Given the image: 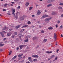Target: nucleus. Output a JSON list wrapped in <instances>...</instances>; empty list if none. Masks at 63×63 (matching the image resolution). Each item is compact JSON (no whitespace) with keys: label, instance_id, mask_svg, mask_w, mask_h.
<instances>
[{"label":"nucleus","instance_id":"obj_1","mask_svg":"<svg viewBox=\"0 0 63 63\" xmlns=\"http://www.w3.org/2000/svg\"><path fill=\"white\" fill-rule=\"evenodd\" d=\"M19 12H17V13L16 14V18H17L18 17V14Z\"/></svg>","mask_w":63,"mask_h":63},{"label":"nucleus","instance_id":"obj_2","mask_svg":"<svg viewBox=\"0 0 63 63\" xmlns=\"http://www.w3.org/2000/svg\"><path fill=\"white\" fill-rule=\"evenodd\" d=\"M26 45H20L19 46V47L20 49H22V47H26Z\"/></svg>","mask_w":63,"mask_h":63},{"label":"nucleus","instance_id":"obj_3","mask_svg":"<svg viewBox=\"0 0 63 63\" xmlns=\"http://www.w3.org/2000/svg\"><path fill=\"white\" fill-rule=\"evenodd\" d=\"M20 19L21 20H24V16H22L20 17Z\"/></svg>","mask_w":63,"mask_h":63},{"label":"nucleus","instance_id":"obj_4","mask_svg":"<svg viewBox=\"0 0 63 63\" xmlns=\"http://www.w3.org/2000/svg\"><path fill=\"white\" fill-rule=\"evenodd\" d=\"M28 59L30 62H33V60H32L31 59V57H29L28 58Z\"/></svg>","mask_w":63,"mask_h":63},{"label":"nucleus","instance_id":"obj_5","mask_svg":"<svg viewBox=\"0 0 63 63\" xmlns=\"http://www.w3.org/2000/svg\"><path fill=\"white\" fill-rule=\"evenodd\" d=\"M51 19V18L50 17L49 18H46L45 20V21H49L50 19Z\"/></svg>","mask_w":63,"mask_h":63},{"label":"nucleus","instance_id":"obj_6","mask_svg":"<svg viewBox=\"0 0 63 63\" xmlns=\"http://www.w3.org/2000/svg\"><path fill=\"white\" fill-rule=\"evenodd\" d=\"M57 13L56 12H54L51 13L52 15H57Z\"/></svg>","mask_w":63,"mask_h":63},{"label":"nucleus","instance_id":"obj_7","mask_svg":"<svg viewBox=\"0 0 63 63\" xmlns=\"http://www.w3.org/2000/svg\"><path fill=\"white\" fill-rule=\"evenodd\" d=\"M32 57H34L35 58H38L39 56L37 55H33L32 56Z\"/></svg>","mask_w":63,"mask_h":63},{"label":"nucleus","instance_id":"obj_8","mask_svg":"<svg viewBox=\"0 0 63 63\" xmlns=\"http://www.w3.org/2000/svg\"><path fill=\"white\" fill-rule=\"evenodd\" d=\"M54 37L55 40H56V34L55 33L54 34Z\"/></svg>","mask_w":63,"mask_h":63},{"label":"nucleus","instance_id":"obj_9","mask_svg":"<svg viewBox=\"0 0 63 63\" xmlns=\"http://www.w3.org/2000/svg\"><path fill=\"white\" fill-rule=\"evenodd\" d=\"M15 12H16V10L14 9H12V12L13 13H12V14H14L15 13Z\"/></svg>","mask_w":63,"mask_h":63},{"label":"nucleus","instance_id":"obj_10","mask_svg":"<svg viewBox=\"0 0 63 63\" xmlns=\"http://www.w3.org/2000/svg\"><path fill=\"white\" fill-rule=\"evenodd\" d=\"M29 2H26L25 4V5L26 6H29Z\"/></svg>","mask_w":63,"mask_h":63},{"label":"nucleus","instance_id":"obj_11","mask_svg":"<svg viewBox=\"0 0 63 63\" xmlns=\"http://www.w3.org/2000/svg\"><path fill=\"white\" fill-rule=\"evenodd\" d=\"M0 34L1 35L2 37H4V35L3 34V33L2 32H0Z\"/></svg>","mask_w":63,"mask_h":63},{"label":"nucleus","instance_id":"obj_12","mask_svg":"<svg viewBox=\"0 0 63 63\" xmlns=\"http://www.w3.org/2000/svg\"><path fill=\"white\" fill-rule=\"evenodd\" d=\"M52 4H48L47 5V7H50V6H52Z\"/></svg>","mask_w":63,"mask_h":63},{"label":"nucleus","instance_id":"obj_13","mask_svg":"<svg viewBox=\"0 0 63 63\" xmlns=\"http://www.w3.org/2000/svg\"><path fill=\"white\" fill-rule=\"evenodd\" d=\"M48 29H49V30H52L53 29V28L51 27H49L48 28Z\"/></svg>","mask_w":63,"mask_h":63},{"label":"nucleus","instance_id":"obj_14","mask_svg":"<svg viewBox=\"0 0 63 63\" xmlns=\"http://www.w3.org/2000/svg\"><path fill=\"white\" fill-rule=\"evenodd\" d=\"M52 52L51 51H46V53H48V54L51 53H52Z\"/></svg>","mask_w":63,"mask_h":63},{"label":"nucleus","instance_id":"obj_15","mask_svg":"<svg viewBox=\"0 0 63 63\" xmlns=\"http://www.w3.org/2000/svg\"><path fill=\"white\" fill-rule=\"evenodd\" d=\"M41 14V12H40V11L39 10L38 11L37 13V14L38 15H39Z\"/></svg>","mask_w":63,"mask_h":63},{"label":"nucleus","instance_id":"obj_16","mask_svg":"<svg viewBox=\"0 0 63 63\" xmlns=\"http://www.w3.org/2000/svg\"><path fill=\"white\" fill-rule=\"evenodd\" d=\"M20 25H18L16 26V29H18V28H20Z\"/></svg>","mask_w":63,"mask_h":63},{"label":"nucleus","instance_id":"obj_17","mask_svg":"<svg viewBox=\"0 0 63 63\" xmlns=\"http://www.w3.org/2000/svg\"><path fill=\"white\" fill-rule=\"evenodd\" d=\"M11 34H12V33H8L7 34V36H11Z\"/></svg>","mask_w":63,"mask_h":63},{"label":"nucleus","instance_id":"obj_18","mask_svg":"<svg viewBox=\"0 0 63 63\" xmlns=\"http://www.w3.org/2000/svg\"><path fill=\"white\" fill-rule=\"evenodd\" d=\"M28 25H26L24 26L23 27H22V28H23V27H28Z\"/></svg>","mask_w":63,"mask_h":63},{"label":"nucleus","instance_id":"obj_19","mask_svg":"<svg viewBox=\"0 0 63 63\" xmlns=\"http://www.w3.org/2000/svg\"><path fill=\"white\" fill-rule=\"evenodd\" d=\"M16 56H15L13 57L12 58V59L13 60H14V59H15L16 58Z\"/></svg>","mask_w":63,"mask_h":63},{"label":"nucleus","instance_id":"obj_20","mask_svg":"<svg viewBox=\"0 0 63 63\" xmlns=\"http://www.w3.org/2000/svg\"><path fill=\"white\" fill-rule=\"evenodd\" d=\"M33 9V7H30L29 8V10H30V11H31V10Z\"/></svg>","mask_w":63,"mask_h":63},{"label":"nucleus","instance_id":"obj_21","mask_svg":"<svg viewBox=\"0 0 63 63\" xmlns=\"http://www.w3.org/2000/svg\"><path fill=\"white\" fill-rule=\"evenodd\" d=\"M45 17H45V15H43L41 17V18L42 19L43 18H45Z\"/></svg>","mask_w":63,"mask_h":63},{"label":"nucleus","instance_id":"obj_22","mask_svg":"<svg viewBox=\"0 0 63 63\" xmlns=\"http://www.w3.org/2000/svg\"><path fill=\"white\" fill-rule=\"evenodd\" d=\"M28 39H26L24 40V42H28Z\"/></svg>","mask_w":63,"mask_h":63},{"label":"nucleus","instance_id":"obj_23","mask_svg":"<svg viewBox=\"0 0 63 63\" xmlns=\"http://www.w3.org/2000/svg\"><path fill=\"white\" fill-rule=\"evenodd\" d=\"M17 32H16L14 33V35H17Z\"/></svg>","mask_w":63,"mask_h":63},{"label":"nucleus","instance_id":"obj_24","mask_svg":"<svg viewBox=\"0 0 63 63\" xmlns=\"http://www.w3.org/2000/svg\"><path fill=\"white\" fill-rule=\"evenodd\" d=\"M48 3H49L52 2L51 0H48L47 1Z\"/></svg>","mask_w":63,"mask_h":63},{"label":"nucleus","instance_id":"obj_25","mask_svg":"<svg viewBox=\"0 0 63 63\" xmlns=\"http://www.w3.org/2000/svg\"><path fill=\"white\" fill-rule=\"evenodd\" d=\"M7 6H8V4H5L4 5V7H7Z\"/></svg>","mask_w":63,"mask_h":63},{"label":"nucleus","instance_id":"obj_26","mask_svg":"<svg viewBox=\"0 0 63 63\" xmlns=\"http://www.w3.org/2000/svg\"><path fill=\"white\" fill-rule=\"evenodd\" d=\"M3 46H4V44H0V47H3Z\"/></svg>","mask_w":63,"mask_h":63},{"label":"nucleus","instance_id":"obj_27","mask_svg":"<svg viewBox=\"0 0 63 63\" xmlns=\"http://www.w3.org/2000/svg\"><path fill=\"white\" fill-rule=\"evenodd\" d=\"M6 27L5 26L2 29V30H6Z\"/></svg>","mask_w":63,"mask_h":63},{"label":"nucleus","instance_id":"obj_28","mask_svg":"<svg viewBox=\"0 0 63 63\" xmlns=\"http://www.w3.org/2000/svg\"><path fill=\"white\" fill-rule=\"evenodd\" d=\"M37 59H33L34 62H35V61H37Z\"/></svg>","mask_w":63,"mask_h":63},{"label":"nucleus","instance_id":"obj_29","mask_svg":"<svg viewBox=\"0 0 63 63\" xmlns=\"http://www.w3.org/2000/svg\"><path fill=\"white\" fill-rule=\"evenodd\" d=\"M55 56V55H52L51 56V58H53V57H54Z\"/></svg>","mask_w":63,"mask_h":63},{"label":"nucleus","instance_id":"obj_30","mask_svg":"<svg viewBox=\"0 0 63 63\" xmlns=\"http://www.w3.org/2000/svg\"><path fill=\"white\" fill-rule=\"evenodd\" d=\"M28 24H31V22L30 21H29L28 22Z\"/></svg>","mask_w":63,"mask_h":63},{"label":"nucleus","instance_id":"obj_31","mask_svg":"<svg viewBox=\"0 0 63 63\" xmlns=\"http://www.w3.org/2000/svg\"><path fill=\"white\" fill-rule=\"evenodd\" d=\"M41 32L42 33H45V31L44 30H42Z\"/></svg>","mask_w":63,"mask_h":63},{"label":"nucleus","instance_id":"obj_32","mask_svg":"<svg viewBox=\"0 0 63 63\" xmlns=\"http://www.w3.org/2000/svg\"><path fill=\"white\" fill-rule=\"evenodd\" d=\"M36 38H37V37H33V40H35V39H36Z\"/></svg>","mask_w":63,"mask_h":63},{"label":"nucleus","instance_id":"obj_33","mask_svg":"<svg viewBox=\"0 0 63 63\" xmlns=\"http://www.w3.org/2000/svg\"><path fill=\"white\" fill-rule=\"evenodd\" d=\"M60 10V9H62V8L61 7H59L58 8Z\"/></svg>","mask_w":63,"mask_h":63},{"label":"nucleus","instance_id":"obj_34","mask_svg":"<svg viewBox=\"0 0 63 63\" xmlns=\"http://www.w3.org/2000/svg\"><path fill=\"white\" fill-rule=\"evenodd\" d=\"M45 17H48V16L47 15H45Z\"/></svg>","mask_w":63,"mask_h":63},{"label":"nucleus","instance_id":"obj_35","mask_svg":"<svg viewBox=\"0 0 63 63\" xmlns=\"http://www.w3.org/2000/svg\"><path fill=\"white\" fill-rule=\"evenodd\" d=\"M15 37V35H12L11 36V37L12 38H14Z\"/></svg>","mask_w":63,"mask_h":63},{"label":"nucleus","instance_id":"obj_36","mask_svg":"<svg viewBox=\"0 0 63 63\" xmlns=\"http://www.w3.org/2000/svg\"><path fill=\"white\" fill-rule=\"evenodd\" d=\"M58 59V57H56L55 58V59L56 60Z\"/></svg>","mask_w":63,"mask_h":63},{"label":"nucleus","instance_id":"obj_37","mask_svg":"<svg viewBox=\"0 0 63 63\" xmlns=\"http://www.w3.org/2000/svg\"><path fill=\"white\" fill-rule=\"evenodd\" d=\"M60 23V21L59 20L57 22V23H58V24H59V23Z\"/></svg>","mask_w":63,"mask_h":63},{"label":"nucleus","instance_id":"obj_38","mask_svg":"<svg viewBox=\"0 0 63 63\" xmlns=\"http://www.w3.org/2000/svg\"><path fill=\"white\" fill-rule=\"evenodd\" d=\"M60 5H63V3H61L59 4Z\"/></svg>","mask_w":63,"mask_h":63},{"label":"nucleus","instance_id":"obj_39","mask_svg":"<svg viewBox=\"0 0 63 63\" xmlns=\"http://www.w3.org/2000/svg\"><path fill=\"white\" fill-rule=\"evenodd\" d=\"M3 12H5V11H6V10L5 9H3Z\"/></svg>","mask_w":63,"mask_h":63},{"label":"nucleus","instance_id":"obj_40","mask_svg":"<svg viewBox=\"0 0 63 63\" xmlns=\"http://www.w3.org/2000/svg\"><path fill=\"white\" fill-rule=\"evenodd\" d=\"M20 8V6H19L17 7V9H19Z\"/></svg>","mask_w":63,"mask_h":63},{"label":"nucleus","instance_id":"obj_41","mask_svg":"<svg viewBox=\"0 0 63 63\" xmlns=\"http://www.w3.org/2000/svg\"><path fill=\"white\" fill-rule=\"evenodd\" d=\"M44 41L45 42H47V40L46 39H44Z\"/></svg>","mask_w":63,"mask_h":63},{"label":"nucleus","instance_id":"obj_42","mask_svg":"<svg viewBox=\"0 0 63 63\" xmlns=\"http://www.w3.org/2000/svg\"><path fill=\"white\" fill-rule=\"evenodd\" d=\"M55 26L56 27V28H57L58 27V25H57V24H56L55 25Z\"/></svg>","mask_w":63,"mask_h":63},{"label":"nucleus","instance_id":"obj_43","mask_svg":"<svg viewBox=\"0 0 63 63\" xmlns=\"http://www.w3.org/2000/svg\"><path fill=\"white\" fill-rule=\"evenodd\" d=\"M3 51V50H2V49L0 48V51Z\"/></svg>","mask_w":63,"mask_h":63},{"label":"nucleus","instance_id":"obj_44","mask_svg":"<svg viewBox=\"0 0 63 63\" xmlns=\"http://www.w3.org/2000/svg\"><path fill=\"white\" fill-rule=\"evenodd\" d=\"M15 1H16V2H17L18 1H19V0H14Z\"/></svg>","mask_w":63,"mask_h":63},{"label":"nucleus","instance_id":"obj_45","mask_svg":"<svg viewBox=\"0 0 63 63\" xmlns=\"http://www.w3.org/2000/svg\"><path fill=\"white\" fill-rule=\"evenodd\" d=\"M21 56L20 55H19L18 56V57H21Z\"/></svg>","mask_w":63,"mask_h":63},{"label":"nucleus","instance_id":"obj_46","mask_svg":"<svg viewBox=\"0 0 63 63\" xmlns=\"http://www.w3.org/2000/svg\"><path fill=\"white\" fill-rule=\"evenodd\" d=\"M2 32H3L4 33H6V32L4 31H2Z\"/></svg>","mask_w":63,"mask_h":63},{"label":"nucleus","instance_id":"obj_47","mask_svg":"<svg viewBox=\"0 0 63 63\" xmlns=\"http://www.w3.org/2000/svg\"><path fill=\"white\" fill-rule=\"evenodd\" d=\"M12 30L11 29H9V31H12Z\"/></svg>","mask_w":63,"mask_h":63},{"label":"nucleus","instance_id":"obj_48","mask_svg":"<svg viewBox=\"0 0 63 63\" xmlns=\"http://www.w3.org/2000/svg\"><path fill=\"white\" fill-rule=\"evenodd\" d=\"M59 51V49H57V52L58 53V52Z\"/></svg>","mask_w":63,"mask_h":63},{"label":"nucleus","instance_id":"obj_49","mask_svg":"<svg viewBox=\"0 0 63 63\" xmlns=\"http://www.w3.org/2000/svg\"><path fill=\"white\" fill-rule=\"evenodd\" d=\"M11 3L12 4H15V2H11Z\"/></svg>","mask_w":63,"mask_h":63},{"label":"nucleus","instance_id":"obj_50","mask_svg":"<svg viewBox=\"0 0 63 63\" xmlns=\"http://www.w3.org/2000/svg\"><path fill=\"white\" fill-rule=\"evenodd\" d=\"M60 27L62 29V27H63V26H62L61 25L60 26Z\"/></svg>","mask_w":63,"mask_h":63},{"label":"nucleus","instance_id":"obj_51","mask_svg":"<svg viewBox=\"0 0 63 63\" xmlns=\"http://www.w3.org/2000/svg\"><path fill=\"white\" fill-rule=\"evenodd\" d=\"M18 49H19V47H17L16 49L17 50H18Z\"/></svg>","mask_w":63,"mask_h":63},{"label":"nucleus","instance_id":"obj_52","mask_svg":"<svg viewBox=\"0 0 63 63\" xmlns=\"http://www.w3.org/2000/svg\"><path fill=\"white\" fill-rule=\"evenodd\" d=\"M22 32H23V31H21L20 32L21 33H22Z\"/></svg>","mask_w":63,"mask_h":63},{"label":"nucleus","instance_id":"obj_53","mask_svg":"<svg viewBox=\"0 0 63 63\" xmlns=\"http://www.w3.org/2000/svg\"><path fill=\"white\" fill-rule=\"evenodd\" d=\"M51 1L52 2H53L54 1H55V0H51Z\"/></svg>","mask_w":63,"mask_h":63},{"label":"nucleus","instance_id":"obj_54","mask_svg":"<svg viewBox=\"0 0 63 63\" xmlns=\"http://www.w3.org/2000/svg\"><path fill=\"white\" fill-rule=\"evenodd\" d=\"M26 39H28V37H27V36H26Z\"/></svg>","mask_w":63,"mask_h":63},{"label":"nucleus","instance_id":"obj_55","mask_svg":"<svg viewBox=\"0 0 63 63\" xmlns=\"http://www.w3.org/2000/svg\"><path fill=\"white\" fill-rule=\"evenodd\" d=\"M50 59H51L50 58H49L48 59V61L50 60Z\"/></svg>","mask_w":63,"mask_h":63},{"label":"nucleus","instance_id":"obj_56","mask_svg":"<svg viewBox=\"0 0 63 63\" xmlns=\"http://www.w3.org/2000/svg\"><path fill=\"white\" fill-rule=\"evenodd\" d=\"M34 16H35L34 15H32V17H34Z\"/></svg>","mask_w":63,"mask_h":63},{"label":"nucleus","instance_id":"obj_57","mask_svg":"<svg viewBox=\"0 0 63 63\" xmlns=\"http://www.w3.org/2000/svg\"><path fill=\"white\" fill-rule=\"evenodd\" d=\"M61 17H63V14H62L61 15Z\"/></svg>","mask_w":63,"mask_h":63},{"label":"nucleus","instance_id":"obj_58","mask_svg":"<svg viewBox=\"0 0 63 63\" xmlns=\"http://www.w3.org/2000/svg\"><path fill=\"white\" fill-rule=\"evenodd\" d=\"M13 14V16H15V14L14 13V14Z\"/></svg>","mask_w":63,"mask_h":63},{"label":"nucleus","instance_id":"obj_59","mask_svg":"<svg viewBox=\"0 0 63 63\" xmlns=\"http://www.w3.org/2000/svg\"><path fill=\"white\" fill-rule=\"evenodd\" d=\"M23 58H25V56H24L23 57Z\"/></svg>","mask_w":63,"mask_h":63},{"label":"nucleus","instance_id":"obj_60","mask_svg":"<svg viewBox=\"0 0 63 63\" xmlns=\"http://www.w3.org/2000/svg\"><path fill=\"white\" fill-rule=\"evenodd\" d=\"M11 53H10V52H9V55H11Z\"/></svg>","mask_w":63,"mask_h":63},{"label":"nucleus","instance_id":"obj_61","mask_svg":"<svg viewBox=\"0 0 63 63\" xmlns=\"http://www.w3.org/2000/svg\"><path fill=\"white\" fill-rule=\"evenodd\" d=\"M61 37H63V35L62 34L61 35Z\"/></svg>","mask_w":63,"mask_h":63},{"label":"nucleus","instance_id":"obj_62","mask_svg":"<svg viewBox=\"0 0 63 63\" xmlns=\"http://www.w3.org/2000/svg\"><path fill=\"white\" fill-rule=\"evenodd\" d=\"M10 5L11 6H13V5L12 4H10Z\"/></svg>","mask_w":63,"mask_h":63},{"label":"nucleus","instance_id":"obj_63","mask_svg":"<svg viewBox=\"0 0 63 63\" xmlns=\"http://www.w3.org/2000/svg\"><path fill=\"white\" fill-rule=\"evenodd\" d=\"M21 58H19V60H20V59H21Z\"/></svg>","mask_w":63,"mask_h":63},{"label":"nucleus","instance_id":"obj_64","mask_svg":"<svg viewBox=\"0 0 63 63\" xmlns=\"http://www.w3.org/2000/svg\"><path fill=\"white\" fill-rule=\"evenodd\" d=\"M45 12H47V11L45 10Z\"/></svg>","mask_w":63,"mask_h":63}]
</instances>
